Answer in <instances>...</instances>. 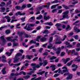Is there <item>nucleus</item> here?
Masks as SVG:
<instances>
[{
  "mask_svg": "<svg viewBox=\"0 0 80 80\" xmlns=\"http://www.w3.org/2000/svg\"><path fill=\"white\" fill-rule=\"evenodd\" d=\"M50 2H49L47 3L46 5H42L41 6L36 8V11L37 12L36 13V15L40 14V10H42L43 8H47L48 9H49L50 8Z\"/></svg>",
  "mask_w": 80,
  "mask_h": 80,
  "instance_id": "nucleus-1",
  "label": "nucleus"
},
{
  "mask_svg": "<svg viewBox=\"0 0 80 80\" xmlns=\"http://www.w3.org/2000/svg\"><path fill=\"white\" fill-rule=\"evenodd\" d=\"M77 69L78 68V66L77 65H76L75 64H73L72 66V67L73 68V67H75Z\"/></svg>",
  "mask_w": 80,
  "mask_h": 80,
  "instance_id": "nucleus-49",
  "label": "nucleus"
},
{
  "mask_svg": "<svg viewBox=\"0 0 80 80\" xmlns=\"http://www.w3.org/2000/svg\"><path fill=\"white\" fill-rule=\"evenodd\" d=\"M28 25V23L26 24V25L24 28V29H26L27 31H30V30H32L33 29L30 28V27L28 26L27 27V26Z\"/></svg>",
  "mask_w": 80,
  "mask_h": 80,
  "instance_id": "nucleus-8",
  "label": "nucleus"
},
{
  "mask_svg": "<svg viewBox=\"0 0 80 80\" xmlns=\"http://www.w3.org/2000/svg\"><path fill=\"white\" fill-rule=\"evenodd\" d=\"M43 55H48V53L47 52H44L43 53Z\"/></svg>",
  "mask_w": 80,
  "mask_h": 80,
  "instance_id": "nucleus-62",
  "label": "nucleus"
},
{
  "mask_svg": "<svg viewBox=\"0 0 80 80\" xmlns=\"http://www.w3.org/2000/svg\"><path fill=\"white\" fill-rule=\"evenodd\" d=\"M15 8L16 10H20V9L21 10V7L20 6H17L15 7Z\"/></svg>",
  "mask_w": 80,
  "mask_h": 80,
  "instance_id": "nucleus-48",
  "label": "nucleus"
},
{
  "mask_svg": "<svg viewBox=\"0 0 80 80\" xmlns=\"http://www.w3.org/2000/svg\"><path fill=\"white\" fill-rule=\"evenodd\" d=\"M0 38L2 41L3 44L5 45V42H6V40L5 39V38H4V36H1L0 37Z\"/></svg>",
  "mask_w": 80,
  "mask_h": 80,
  "instance_id": "nucleus-15",
  "label": "nucleus"
},
{
  "mask_svg": "<svg viewBox=\"0 0 80 80\" xmlns=\"http://www.w3.org/2000/svg\"><path fill=\"white\" fill-rule=\"evenodd\" d=\"M26 7H27V5H26V4H23L21 8V10H23V9H25V8Z\"/></svg>",
  "mask_w": 80,
  "mask_h": 80,
  "instance_id": "nucleus-32",
  "label": "nucleus"
},
{
  "mask_svg": "<svg viewBox=\"0 0 80 80\" xmlns=\"http://www.w3.org/2000/svg\"><path fill=\"white\" fill-rule=\"evenodd\" d=\"M76 47L77 48H80V43H78L76 45Z\"/></svg>",
  "mask_w": 80,
  "mask_h": 80,
  "instance_id": "nucleus-63",
  "label": "nucleus"
},
{
  "mask_svg": "<svg viewBox=\"0 0 80 80\" xmlns=\"http://www.w3.org/2000/svg\"><path fill=\"white\" fill-rule=\"evenodd\" d=\"M45 72V71H43L42 72H37V75H43V74Z\"/></svg>",
  "mask_w": 80,
  "mask_h": 80,
  "instance_id": "nucleus-28",
  "label": "nucleus"
},
{
  "mask_svg": "<svg viewBox=\"0 0 80 80\" xmlns=\"http://www.w3.org/2000/svg\"><path fill=\"white\" fill-rule=\"evenodd\" d=\"M38 57H35L34 58H33L32 59V61H33L34 62H35V61H37V60H38Z\"/></svg>",
  "mask_w": 80,
  "mask_h": 80,
  "instance_id": "nucleus-43",
  "label": "nucleus"
},
{
  "mask_svg": "<svg viewBox=\"0 0 80 80\" xmlns=\"http://www.w3.org/2000/svg\"><path fill=\"white\" fill-rule=\"evenodd\" d=\"M20 56H22V54L18 52L17 54L15 57H20Z\"/></svg>",
  "mask_w": 80,
  "mask_h": 80,
  "instance_id": "nucleus-33",
  "label": "nucleus"
},
{
  "mask_svg": "<svg viewBox=\"0 0 80 80\" xmlns=\"http://www.w3.org/2000/svg\"><path fill=\"white\" fill-rule=\"evenodd\" d=\"M52 49H53L54 51H57V49L55 47V46H54L53 47H52Z\"/></svg>",
  "mask_w": 80,
  "mask_h": 80,
  "instance_id": "nucleus-55",
  "label": "nucleus"
},
{
  "mask_svg": "<svg viewBox=\"0 0 80 80\" xmlns=\"http://www.w3.org/2000/svg\"><path fill=\"white\" fill-rule=\"evenodd\" d=\"M69 12L68 11H65L63 13V15L62 16V18H66L67 19H68L69 18V17L68 16V14L69 13Z\"/></svg>",
  "mask_w": 80,
  "mask_h": 80,
  "instance_id": "nucleus-5",
  "label": "nucleus"
},
{
  "mask_svg": "<svg viewBox=\"0 0 80 80\" xmlns=\"http://www.w3.org/2000/svg\"><path fill=\"white\" fill-rule=\"evenodd\" d=\"M80 58V56H78L76 58V59L73 60H71L70 62H68V63L66 65L68 67H70L72 64V63H73V61L74 62H80V58Z\"/></svg>",
  "mask_w": 80,
  "mask_h": 80,
  "instance_id": "nucleus-2",
  "label": "nucleus"
},
{
  "mask_svg": "<svg viewBox=\"0 0 80 80\" xmlns=\"http://www.w3.org/2000/svg\"><path fill=\"white\" fill-rule=\"evenodd\" d=\"M1 60L2 62H7V60H6V59L2 58Z\"/></svg>",
  "mask_w": 80,
  "mask_h": 80,
  "instance_id": "nucleus-59",
  "label": "nucleus"
},
{
  "mask_svg": "<svg viewBox=\"0 0 80 80\" xmlns=\"http://www.w3.org/2000/svg\"><path fill=\"white\" fill-rule=\"evenodd\" d=\"M62 61H63V62H64V64H66L68 61L70 60V58H67L66 59L65 58H63L62 59Z\"/></svg>",
  "mask_w": 80,
  "mask_h": 80,
  "instance_id": "nucleus-13",
  "label": "nucleus"
},
{
  "mask_svg": "<svg viewBox=\"0 0 80 80\" xmlns=\"http://www.w3.org/2000/svg\"><path fill=\"white\" fill-rule=\"evenodd\" d=\"M35 43H36V42L34 41L33 40H32L30 42V43H33L34 44H35Z\"/></svg>",
  "mask_w": 80,
  "mask_h": 80,
  "instance_id": "nucleus-46",
  "label": "nucleus"
},
{
  "mask_svg": "<svg viewBox=\"0 0 80 80\" xmlns=\"http://www.w3.org/2000/svg\"><path fill=\"white\" fill-rule=\"evenodd\" d=\"M41 37H42V36H38V37L37 38V39H36V41H37V42H39V39L40 38H41Z\"/></svg>",
  "mask_w": 80,
  "mask_h": 80,
  "instance_id": "nucleus-51",
  "label": "nucleus"
},
{
  "mask_svg": "<svg viewBox=\"0 0 80 80\" xmlns=\"http://www.w3.org/2000/svg\"><path fill=\"white\" fill-rule=\"evenodd\" d=\"M40 40L41 42H46L47 41V38L45 37H44L41 39Z\"/></svg>",
  "mask_w": 80,
  "mask_h": 80,
  "instance_id": "nucleus-29",
  "label": "nucleus"
},
{
  "mask_svg": "<svg viewBox=\"0 0 80 80\" xmlns=\"http://www.w3.org/2000/svg\"><path fill=\"white\" fill-rule=\"evenodd\" d=\"M22 74H23V71L20 72H19V73H18L17 72H16V73H12L10 74V76H11L12 77H13V76H15L16 77H17V76H18L19 75H22Z\"/></svg>",
  "mask_w": 80,
  "mask_h": 80,
  "instance_id": "nucleus-6",
  "label": "nucleus"
},
{
  "mask_svg": "<svg viewBox=\"0 0 80 80\" xmlns=\"http://www.w3.org/2000/svg\"><path fill=\"white\" fill-rule=\"evenodd\" d=\"M58 5L59 4H58L56 5H52L51 8V9L52 10V9H54V8H56V7H57V6H58Z\"/></svg>",
  "mask_w": 80,
  "mask_h": 80,
  "instance_id": "nucleus-26",
  "label": "nucleus"
},
{
  "mask_svg": "<svg viewBox=\"0 0 80 80\" xmlns=\"http://www.w3.org/2000/svg\"><path fill=\"white\" fill-rule=\"evenodd\" d=\"M26 18V17H22L21 18L20 20L21 21V22H23L25 21V19Z\"/></svg>",
  "mask_w": 80,
  "mask_h": 80,
  "instance_id": "nucleus-34",
  "label": "nucleus"
},
{
  "mask_svg": "<svg viewBox=\"0 0 80 80\" xmlns=\"http://www.w3.org/2000/svg\"><path fill=\"white\" fill-rule=\"evenodd\" d=\"M7 41H11L12 42H15V39H12L10 37H7L6 38Z\"/></svg>",
  "mask_w": 80,
  "mask_h": 80,
  "instance_id": "nucleus-19",
  "label": "nucleus"
},
{
  "mask_svg": "<svg viewBox=\"0 0 80 80\" xmlns=\"http://www.w3.org/2000/svg\"><path fill=\"white\" fill-rule=\"evenodd\" d=\"M20 59V58H19L15 56V58L14 59L13 61L14 63H17V62H18Z\"/></svg>",
  "mask_w": 80,
  "mask_h": 80,
  "instance_id": "nucleus-16",
  "label": "nucleus"
},
{
  "mask_svg": "<svg viewBox=\"0 0 80 80\" xmlns=\"http://www.w3.org/2000/svg\"><path fill=\"white\" fill-rule=\"evenodd\" d=\"M62 6L64 8H65V9L68 10V9H70V8H69V7H68V6H66V5L65 4L62 5Z\"/></svg>",
  "mask_w": 80,
  "mask_h": 80,
  "instance_id": "nucleus-35",
  "label": "nucleus"
},
{
  "mask_svg": "<svg viewBox=\"0 0 80 80\" xmlns=\"http://www.w3.org/2000/svg\"><path fill=\"white\" fill-rule=\"evenodd\" d=\"M5 33L7 34L10 33V30H7L6 31Z\"/></svg>",
  "mask_w": 80,
  "mask_h": 80,
  "instance_id": "nucleus-44",
  "label": "nucleus"
},
{
  "mask_svg": "<svg viewBox=\"0 0 80 80\" xmlns=\"http://www.w3.org/2000/svg\"><path fill=\"white\" fill-rule=\"evenodd\" d=\"M11 27V26H10V24L7 26H4L3 27H1L0 28V30H2V29H3V28H6V27Z\"/></svg>",
  "mask_w": 80,
  "mask_h": 80,
  "instance_id": "nucleus-20",
  "label": "nucleus"
},
{
  "mask_svg": "<svg viewBox=\"0 0 80 80\" xmlns=\"http://www.w3.org/2000/svg\"><path fill=\"white\" fill-rule=\"evenodd\" d=\"M18 44L16 42H14L13 43V45L12 46V47H16L17 46H18Z\"/></svg>",
  "mask_w": 80,
  "mask_h": 80,
  "instance_id": "nucleus-41",
  "label": "nucleus"
},
{
  "mask_svg": "<svg viewBox=\"0 0 80 80\" xmlns=\"http://www.w3.org/2000/svg\"><path fill=\"white\" fill-rule=\"evenodd\" d=\"M58 73H61L62 74H63V72L62 71V70H61V69H60V68H59L58 69Z\"/></svg>",
  "mask_w": 80,
  "mask_h": 80,
  "instance_id": "nucleus-39",
  "label": "nucleus"
},
{
  "mask_svg": "<svg viewBox=\"0 0 80 80\" xmlns=\"http://www.w3.org/2000/svg\"><path fill=\"white\" fill-rule=\"evenodd\" d=\"M72 29V28L70 27L69 25H68L67 28H66V30L67 31H68V30H70Z\"/></svg>",
  "mask_w": 80,
  "mask_h": 80,
  "instance_id": "nucleus-27",
  "label": "nucleus"
},
{
  "mask_svg": "<svg viewBox=\"0 0 80 80\" xmlns=\"http://www.w3.org/2000/svg\"><path fill=\"white\" fill-rule=\"evenodd\" d=\"M18 15H19L21 16L25 15V13L23 12L21 13L20 11H18L15 13V15H16V16H18Z\"/></svg>",
  "mask_w": 80,
  "mask_h": 80,
  "instance_id": "nucleus-14",
  "label": "nucleus"
},
{
  "mask_svg": "<svg viewBox=\"0 0 80 80\" xmlns=\"http://www.w3.org/2000/svg\"><path fill=\"white\" fill-rule=\"evenodd\" d=\"M44 24L46 25H49V26H52L53 25L52 22H45Z\"/></svg>",
  "mask_w": 80,
  "mask_h": 80,
  "instance_id": "nucleus-18",
  "label": "nucleus"
},
{
  "mask_svg": "<svg viewBox=\"0 0 80 80\" xmlns=\"http://www.w3.org/2000/svg\"><path fill=\"white\" fill-rule=\"evenodd\" d=\"M47 12H45L44 13V19L45 20H50V19L51 18L50 17V16H48L47 17Z\"/></svg>",
  "mask_w": 80,
  "mask_h": 80,
  "instance_id": "nucleus-7",
  "label": "nucleus"
},
{
  "mask_svg": "<svg viewBox=\"0 0 80 80\" xmlns=\"http://www.w3.org/2000/svg\"><path fill=\"white\" fill-rule=\"evenodd\" d=\"M53 46V44L51 43L49 44V45L48 46V48L49 49H52V47Z\"/></svg>",
  "mask_w": 80,
  "mask_h": 80,
  "instance_id": "nucleus-25",
  "label": "nucleus"
},
{
  "mask_svg": "<svg viewBox=\"0 0 80 80\" xmlns=\"http://www.w3.org/2000/svg\"><path fill=\"white\" fill-rule=\"evenodd\" d=\"M52 41H53V37H50L49 39V42L51 43L52 42Z\"/></svg>",
  "mask_w": 80,
  "mask_h": 80,
  "instance_id": "nucleus-42",
  "label": "nucleus"
},
{
  "mask_svg": "<svg viewBox=\"0 0 80 80\" xmlns=\"http://www.w3.org/2000/svg\"><path fill=\"white\" fill-rule=\"evenodd\" d=\"M65 53L64 52H62L61 54V57H63L64 55H65Z\"/></svg>",
  "mask_w": 80,
  "mask_h": 80,
  "instance_id": "nucleus-58",
  "label": "nucleus"
},
{
  "mask_svg": "<svg viewBox=\"0 0 80 80\" xmlns=\"http://www.w3.org/2000/svg\"><path fill=\"white\" fill-rule=\"evenodd\" d=\"M67 36L66 35H65L63 37V39L62 40V41H64L65 40L66 38H67Z\"/></svg>",
  "mask_w": 80,
  "mask_h": 80,
  "instance_id": "nucleus-52",
  "label": "nucleus"
},
{
  "mask_svg": "<svg viewBox=\"0 0 80 80\" xmlns=\"http://www.w3.org/2000/svg\"><path fill=\"white\" fill-rule=\"evenodd\" d=\"M57 51L56 52V53L58 55H59L60 53V51H61V48H57Z\"/></svg>",
  "mask_w": 80,
  "mask_h": 80,
  "instance_id": "nucleus-21",
  "label": "nucleus"
},
{
  "mask_svg": "<svg viewBox=\"0 0 80 80\" xmlns=\"http://www.w3.org/2000/svg\"><path fill=\"white\" fill-rule=\"evenodd\" d=\"M74 38H75V40H78V35H76L75 36H74Z\"/></svg>",
  "mask_w": 80,
  "mask_h": 80,
  "instance_id": "nucleus-50",
  "label": "nucleus"
},
{
  "mask_svg": "<svg viewBox=\"0 0 80 80\" xmlns=\"http://www.w3.org/2000/svg\"><path fill=\"white\" fill-rule=\"evenodd\" d=\"M32 5L31 4H27V7L28 8H30L32 7Z\"/></svg>",
  "mask_w": 80,
  "mask_h": 80,
  "instance_id": "nucleus-57",
  "label": "nucleus"
},
{
  "mask_svg": "<svg viewBox=\"0 0 80 80\" xmlns=\"http://www.w3.org/2000/svg\"><path fill=\"white\" fill-rule=\"evenodd\" d=\"M30 76L28 75L25 76L24 77V78L26 80H27V79H28V78H30Z\"/></svg>",
  "mask_w": 80,
  "mask_h": 80,
  "instance_id": "nucleus-47",
  "label": "nucleus"
},
{
  "mask_svg": "<svg viewBox=\"0 0 80 80\" xmlns=\"http://www.w3.org/2000/svg\"><path fill=\"white\" fill-rule=\"evenodd\" d=\"M7 5H11L12 4V1L10 0L7 3Z\"/></svg>",
  "mask_w": 80,
  "mask_h": 80,
  "instance_id": "nucleus-60",
  "label": "nucleus"
},
{
  "mask_svg": "<svg viewBox=\"0 0 80 80\" xmlns=\"http://www.w3.org/2000/svg\"><path fill=\"white\" fill-rule=\"evenodd\" d=\"M31 65L32 67H33L32 70L34 71H35V70H36V68H40V65L38 64H36L35 63H32L31 64Z\"/></svg>",
  "mask_w": 80,
  "mask_h": 80,
  "instance_id": "nucleus-4",
  "label": "nucleus"
},
{
  "mask_svg": "<svg viewBox=\"0 0 80 80\" xmlns=\"http://www.w3.org/2000/svg\"><path fill=\"white\" fill-rule=\"evenodd\" d=\"M12 52L9 53V52H6V54L7 55H8V57H10V56H11V55H12Z\"/></svg>",
  "mask_w": 80,
  "mask_h": 80,
  "instance_id": "nucleus-36",
  "label": "nucleus"
},
{
  "mask_svg": "<svg viewBox=\"0 0 80 80\" xmlns=\"http://www.w3.org/2000/svg\"><path fill=\"white\" fill-rule=\"evenodd\" d=\"M36 77H34L33 78H32L31 80H41V77H39L37 78H35Z\"/></svg>",
  "mask_w": 80,
  "mask_h": 80,
  "instance_id": "nucleus-22",
  "label": "nucleus"
},
{
  "mask_svg": "<svg viewBox=\"0 0 80 80\" xmlns=\"http://www.w3.org/2000/svg\"><path fill=\"white\" fill-rule=\"evenodd\" d=\"M62 69H65V70H62L63 73H65V72H68V68H67V66H64L62 68Z\"/></svg>",
  "mask_w": 80,
  "mask_h": 80,
  "instance_id": "nucleus-10",
  "label": "nucleus"
},
{
  "mask_svg": "<svg viewBox=\"0 0 80 80\" xmlns=\"http://www.w3.org/2000/svg\"><path fill=\"white\" fill-rule=\"evenodd\" d=\"M18 34L19 37H22V35L24 34L26 38H28V37H29V35H28L27 34L25 33L24 32H18Z\"/></svg>",
  "mask_w": 80,
  "mask_h": 80,
  "instance_id": "nucleus-3",
  "label": "nucleus"
},
{
  "mask_svg": "<svg viewBox=\"0 0 80 80\" xmlns=\"http://www.w3.org/2000/svg\"><path fill=\"white\" fill-rule=\"evenodd\" d=\"M62 9L59 10L58 12V14L59 13H62Z\"/></svg>",
  "mask_w": 80,
  "mask_h": 80,
  "instance_id": "nucleus-61",
  "label": "nucleus"
},
{
  "mask_svg": "<svg viewBox=\"0 0 80 80\" xmlns=\"http://www.w3.org/2000/svg\"><path fill=\"white\" fill-rule=\"evenodd\" d=\"M1 10H2V11H1V12H4V11H5V8H1Z\"/></svg>",
  "mask_w": 80,
  "mask_h": 80,
  "instance_id": "nucleus-54",
  "label": "nucleus"
},
{
  "mask_svg": "<svg viewBox=\"0 0 80 80\" xmlns=\"http://www.w3.org/2000/svg\"><path fill=\"white\" fill-rule=\"evenodd\" d=\"M6 69V68L5 67H4L3 68L2 70V74L3 75H5L6 73V71H5V69Z\"/></svg>",
  "mask_w": 80,
  "mask_h": 80,
  "instance_id": "nucleus-30",
  "label": "nucleus"
},
{
  "mask_svg": "<svg viewBox=\"0 0 80 80\" xmlns=\"http://www.w3.org/2000/svg\"><path fill=\"white\" fill-rule=\"evenodd\" d=\"M5 18L6 19H7V22H10L11 19H10V17H9V16H5Z\"/></svg>",
  "mask_w": 80,
  "mask_h": 80,
  "instance_id": "nucleus-24",
  "label": "nucleus"
},
{
  "mask_svg": "<svg viewBox=\"0 0 80 80\" xmlns=\"http://www.w3.org/2000/svg\"><path fill=\"white\" fill-rule=\"evenodd\" d=\"M54 43L55 44H60V43H62V42L60 41V38H57Z\"/></svg>",
  "mask_w": 80,
  "mask_h": 80,
  "instance_id": "nucleus-12",
  "label": "nucleus"
},
{
  "mask_svg": "<svg viewBox=\"0 0 80 80\" xmlns=\"http://www.w3.org/2000/svg\"><path fill=\"white\" fill-rule=\"evenodd\" d=\"M73 47V46L72 45L69 44L67 46V47L68 48H72Z\"/></svg>",
  "mask_w": 80,
  "mask_h": 80,
  "instance_id": "nucleus-64",
  "label": "nucleus"
},
{
  "mask_svg": "<svg viewBox=\"0 0 80 80\" xmlns=\"http://www.w3.org/2000/svg\"><path fill=\"white\" fill-rule=\"evenodd\" d=\"M56 58H57V57L55 56H53L52 57H51L50 58L49 60H54V59H56Z\"/></svg>",
  "mask_w": 80,
  "mask_h": 80,
  "instance_id": "nucleus-40",
  "label": "nucleus"
},
{
  "mask_svg": "<svg viewBox=\"0 0 80 80\" xmlns=\"http://www.w3.org/2000/svg\"><path fill=\"white\" fill-rule=\"evenodd\" d=\"M50 68H52V71H54L56 69L55 68V65H51V66L50 67Z\"/></svg>",
  "mask_w": 80,
  "mask_h": 80,
  "instance_id": "nucleus-23",
  "label": "nucleus"
},
{
  "mask_svg": "<svg viewBox=\"0 0 80 80\" xmlns=\"http://www.w3.org/2000/svg\"><path fill=\"white\" fill-rule=\"evenodd\" d=\"M52 3H58V0H54L53 2H51Z\"/></svg>",
  "mask_w": 80,
  "mask_h": 80,
  "instance_id": "nucleus-53",
  "label": "nucleus"
},
{
  "mask_svg": "<svg viewBox=\"0 0 80 80\" xmlns=\"http://www.w3.org/2000/svg\"><path fill=\"white\" fill-rule=\"evenodd\" d=\"M55 26L57 27V28L59 31H61V30H62V29L59 28V27H61V26H62V24L60 23H57L55 24Z\"/></svg>",
  "mask_w": 80,
  "mask_h": 80,
  "instance_id": "nucleus-11",
  "label": "nucleus"
},
{
  "mask_svg": "<svg viewBox=\"0 0 80 80\" xmlns=\"http://www.w3.org/2000/svg\"><path fill=\"white\" fill-rule=\"evenodd\" d=\"M44 64H43V66L45 67L46 66V65L48 64V62L47 61V60H45V61L44 62Z\"/></svg>",
  "mask_w": 80,
  "mask_h": 80,
  "instance_id": "nucleus-38",
  "label": "nucleus"
},
{
  "mask_svg": "<svg viewBox=\"0 0 80 80\" xmlns=\"http://www.w3.org/2000/svg\"><path fill=\"white\" fill-rule=\"evenodd\" d=\"M73 74L69 73L68 75V77L66 78V79H67V80H72L73 78Z\"/></svg>",
  "mask_w": 80,
  "mask_h": 80,
  "instance_id": "nucleus-9",
  "label": "nucleus"
},
{
  "mask_svg": "<svg viewBox=\"0 0 80 80\" xmlns=\"http://www.w3.org/2000/svg\"><path fill=\"white\" fill-rule=\"evenodd\" d=\"M42 33H43V34L44 33L45 34H48V31L47 30H45L44 31L42 32Z\"/></svg>",
  "mask_w": 80,
  "mask_h": 80,
  "instance_id": "nucleus-37",
  "label": "nucleus"
},
{
  "mask_svg": "<svg viewBox=\"0 0 80 80\" xmlns=\"http://www.w3.org/2000/svg\"><path fill=\"white\" fill-rule=\"evenodd\" d=\"M74 30L75 31V32H76L77 33H80V29H78V28H77V27H74Z\"/></svg>",
  "mask_w": 80,
  "mask_h": 80,
  "instance_id": "nucleus-17",
  "label": "nucleus"
},
{
  "mask_svg": "<svg viewBox=\"0 0 80 80\" xmlns=\"http://www.w3.org/2000/svg\"><path fill=\"white\" fill-rule=\"evenodd\" d=\"M35 73L34 71H31L29 72V73H28V75H31L32 73Z\"/></svg>",
  "mask_w": 80,
  "mask_h": 80,
  "instance_id": "nucleus-45",
  "label": "nucleus"
},
{
  "mask_svg": "<svg viewBox=\"0 0 80 80\" xmlns=\"http://www.w3.org/2000/svg\"><path fill=\"white\" fill-rule=\"evenodd\" d=\"M26 57L28 58V59L29 60H31V57H33V55H28L26 56Z\"/></svg>",
  "mask_w": 80,
  "mask_h": 80,
  "instance_id": "nucleus-31",
  "label": "nucleus"
},
{
  "mask_svg": "<svg viewBox=\"0 0 80 80\" xmlns=\"http://www.w3.org/2000/svg\"><path fill=\"white\" fill-rule=\"evenodd\" d=\"M78 3V1H75L74 2H72L71 3L72 5H75L77 3Z\"/></svg>",
  "mask_w": 80,
  "mask_h": 80,
  "instance_id": "nucleus-56",
  "label": "nucleus"
}]
</instances>
